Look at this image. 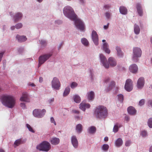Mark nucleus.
<instances>
[{"label":"nucleus","mask_w":152,"mask_h":152,"mask_svg":"<svg viewBox=\"0 0 152 152\" xmlns=\"http://www.w3.org/2000/svg\"><path fill=\"white\" fill-rule=\"evenodd\" d=\"M63 12L66 17L72 20L75 21V24L77 28L80 30L83 31L85 29L83 23L80 19L77 18L73 9L70 7L67 6L64 9Z\"/></svg>","instance_id":"1"},{"label":"nucleus","mask_w":152,"mask_h":152,"mask_svg":"<svg viewBox=\"0 0 152 152\" xmlns=\"http://www.w3.org/2000/svg\"><path fill=\"white\" fill-rule=\"evenodd\" d=\"M1 101L4 105L10 108H12L14 106L15 103V99L14 97L9 95L2 96Z\"/></svg>","instance_id":"2"},{"label":"nucleus","mask_w":152,"mask_h":152,"mask_svg":"<svg viewBox=\"0 0 152 152\" xmlns=\"http://www.w3.org/2000/svg\"><path fill=\"white\" fill-rule=\"evenodd\" d=\"M95 114L97 118H105L107 115V109L104 106H99L95 110Z\"/></svg>","instance_id":"3"},{"label":"nucleus","mask_w":152,"mask_h":152,"mask_svg":"<svg viewBox=\"0 0 152 152\" xmlns=\"http://www.w3.org/2000/svg\"><path fill=\"white\" fill-rule=\"evenodd\" d=\"M50 143L46 141H44L39 145V149L40 151L48 152L51 149Z\"/></svg>","instance_id":"4"},{"label":"nucleus","mask_w":152,"mask_h":152,"mask_svg":"<svg viewBox=\"0 0 152 152\" xmlns=\"http://www.w3.org/2000/svg\"><path fill=\"white\" fill-rule=\"evenodd\" d=\"M133 55L132 59L135 62L138 61V58L141 56L142 54V51L140 48H134L133 49Z\"/></svg>","instance_id":"5"},{"label":"nucleus","mask_w":152,"mask_h":152,"mask_svg":"<svg viewBox=\"0 0 152 152\" xmlns=\"http://www.w3.org/2000/svg\"><path fill=\"white\" fill-rule=\"evenodd\" d=\"M52 88L57 90H59L61 86V84L58 78L56 77L53 78L52 81Z\"/></svg>","instance_id":"6"},{"label":"nucleus","mask_w":152,"mask_h":152,"mask_svg":"<svg viewBox=\"0 0 152 152\" xmlns=\"http://www.w3.org/2000/svg\"><path fill=\"white\" fill-rule=\"evenodd\" d=\"M51 56V54H48L40 56L39 58V67L42 64L44 63Z\"/></svg>","instance_id":"7"},{"label":"nucleus","mask_w":152,"mask_h":152,"mask_svg":"<svg viewBox=\"0 0 152 152\" xmlns=\"http://www.w3.org/2000/svg\"><path fill=\"white\" fill-rule=\"evenodd\" d=\"M125 88L128 91H130L132 89V82L130 79H129L126 80L125 85Z\"/></svg>","instance_id":"8"},{"label":"nucleus","mask_w":152,"mask_h":152,"mask_svg":"<svg viewBox=\"0 0 152 152\" xmlns=\"http://www.w3.org/2000/svg\"><path fill=\"white\" fill-rule=\"evenodd\" d=\"M100 57L101 61L102 64L103 66L107 69H108L109 67V65L107 61L106 57L102 54L100 55Z\"/></svg>","instance_id":"9"},{"label":"nucleus","mask_w":152,"mask_h":152,"mask_svg":"<svg viewBox=\"0 0 152 152\" xmlns=\"http://www.w3.org/2000/svg\"><path fill=\"white\" fill-rule=\"evenodd\" d=\"M91 37L95 45H98V34L96 32L93 30L91 33Z\"/></svg>","instance_id":"10"},{"label":"nucleus","mask_w":152,"mask_h":152,"mask_svg":"<svg viewBox=\"0 0 152 152\" xmlns=\"http://www.w3.org/2000/svg\"><path fill=\"white\" fill-rule=\"evenodd\" d=\"M145 83V80L144 78L141 77L137 80V87L139 89L142 88L143 86Z\"/></svg>","instance_id":"11"},{"label":"nucleus","mask_w":152,"mask_h":152,"mask_svg":"<svg viewBox=\"0 0 152 152\" xmlns=\"http://www.w3.org/2000/svg\"><path fill=\"white\" fill-rule=\"evenodd\" d=\"M20 100L21 101H24L27 102H29L28 98V95L26 92H24L22 94V96L20 97Z\"/></svg>","instance_id":"12"},{"label":"nucleus","mask_w":152,"mask_h":152,"mask_svg":"<svg viewBox=\"0 0 152 152\" xmlns=\"http://www.w3.org/2000/svg\"><path fill=\"white\" fill-rule=\"evenodd\" d=\"M130 71L132 73H135L137 72L138 70V67L135 64H133L130 66L129 67Z\"/></svg>","instance_id":"13"},{"label":"nucleus","mask_w":152,"mask_h":152,"mask_svg":"<svg viewBox=\"0 0 152 152\" xmlns=\"http://www.w3.org/2000/svg\"><path fill=\"white\" fill-rule=\"evenodd\" d=\"M108 62L110 65L112 67L115 66L117 64L116 60L112 57H110L109 58Z\"/></svg>","instance_id":"14"},{"label":"nucleus","mask_w":152,"mask_h":152,"mask_svg":"<svg viewBox=\"0 0 152 152\" xmlns=\"http://www.w3.org/2000/svg\"><path fill=\"white\" fill-rule=\"evenodd\" d=\"M71 141L73 146L76 148L78 146V142L77 139L75 136H73L71 139Z\"/></svg>","instance_id":"15"},{"label":"nucleus","mask_w":152,"mask_h":152,"mask_svg":"<svg viewBox=\"0 0 152 152\" xmlns=\"http://www.w3.org/2000/svg\"><path fill=\"white\" fill-rule=\"evenodd\" d=\"M80 108L83 111H85L86 108H88L90 107V105L89 104H86L81 103L80 104Z\"/></svg>","instance_id":"16"},{"label":"nucleus","mask_w":152,"mask_h":152,"mask_svg":"<svg viewBox=\"0 0 152 152\" xmlns=\"http://www.w3.org/2000/svg\"><path fill=\"white\" fill-rule=\"evenodd\" d=\"M103 50L105 53L109 54L110 51L109 48V46L107 42L104 43L103 45Z\"/></svg>","instance_id":"17"},{"label":"nucleus","mask_w":152,"mask_h":152,"mask_svg":"<svg viewBox=\"0 0 152 152\" xmlns=\"http://www.w3.org/2000/svg\"><path fill=\"white\" fill-rule=\"evenodd\" d=\"M22 17V15L21 13L18 12L16 13L13 17L15 22H17L19 20L21 19Z\"/></svg>","instance_id":"18"},{"label":"nucleus","mask_w":152,"mask_h":152,"mask_svg":"<svg viewBox=\"0 0 152 152\" xmlns=\"http://www.w3.org/2000/svg\"><path fill=\"white\" fill-rule=\"evenodd\" d=\"M16 38L18 41L20 42H24L27 40L26 37L24 36H20L17 35L16 36Z\"/></svg>","instance_id":"19"},{"label":"nucleus","mask_w":152,"mask_h":152,"mask_svg":"<svg viewBox=\"0 0 152 152\" xmlns=\"http://www.w3.org/2000/svg\"><path fill=\"white\" fill-rule=\"evenodd\" d=\"M127 111L128 113L131 115H134L136 113V110L134 107L130 106L128 107Z\"/></svg>","instance_id":"20"},{"label":"nucleus","mask_w":152,"mask_h":152,"mask_svg":"<svg viewBox=\"0 0 152 152\" xmlns=\"http://www.w3.org/2000/svg\"><path fill=\"white\" fill-rule=\"evenodd\" d=\"M136 8L139 15L140 16H142L143 12L140 4L139 3H137L136 4Z\"/></svg>","instance_id":"21"},{"label":"nucleus","mask_w":152,"mask_h":152,"mask_svg":"<svg viewBox=\"0 0 152 152\" xmlns=\"http://www.w3.org/2000/svg\"><path fill=\"white\" fill-rule=\"evenodd\" d=\"M123 141L121 138H118L115 142V145L116 146L119 147L123 144Z\"/></svg>","instance_id":"22"},{"label":"nucleus","mask_w":152,"mask_h":152,"mask_svg":"<svg viewBox=\"0 0 152 152\" xmlns=\"http://www.w3.org/2000/svg\"><path fill=\"white\" fill-rule=\"evenodd\" d=\"M88 98L89 100H92L94 97V94L93 91H91L87 93Z\"/></svg>","instance_id":"23"},{"label":"nucleus","mask_w":152,"mask_h":152,"mask_svg":"<svg viewBox=\"0 0 152 152\" xmlns=\"http://www.w3.org/2000/svg\"><path fill=\"white\" fill-rule=\"evenodd\" d=\"M119 11L122 14L125 15L127 13V9L123 6H121L120 7Z\"/></svg>","instance_id":"24"},{"label":"nucleus","mask_w":152,"mask_h":152,"mask_svg":"<svg viewBox=\"0 0 152 152\" xmlns=\"http://www.w3.org/2000/svg\"><path fill=\"white\" fill-rule=\"evenodd\" d=\"M96 131V128L94 126H91L88 128V132L91 134H94L95 133Z\"/></svg>","instance_id":"25"},{"label":"nucleus","mask_w":152,"mask_h":152,"mask_svg":"<svg viewBox=\"0 0 152 152\" xmlns=\"http://www.w3.org/2000/svg\"><path fill=\"white\" fill-rule=\"evenodd\" d=\"M59 140L56 138H53L51 140V143L52 144L56 145L59 142Z\"/></svg>","instance_id":"26"},{"label":"nucleus","mask_w":152,"mask_h":152,"mask_svg":"<svg viewBox=\"0 0 152 152\" xmlns=\"http://www.w3.org/2000/svg\"><path fill=\"white\" fill-rule=\"evenodd\" d=\"M83 129V126L80 124H79L76 126V130L78 133H80Z\"/></svg>","instance_id":"27"},{"label":"nucleus","mask_w":152,"mask_h":152,"mask_svg":"<svg viewBox=\"0 0 152 152\" xmlns=\"http://www.w3.org/2000/svg\"><path fill=\"white\" fill-rule=\"evenodd\" d=\"M46 110L45 109L42 110H39V118H41L43 117L46 113Z\"/></svg>","instance_id":"28"},{"label":"nucleus","mask_w":152,"mask_h":152,"mask_svg":"<svg viewBox=\"0 0 152 152\" xmlns=\"http://www.w3.org/2000/svg\"><path fill=\"white\" fill-rule=\"evenodd\" d=\"M116 49L117 52L118 56L120 57H122L123 56V54L121 51V49L118 46L116 47Z\"/></svg>","instance_id":"29"},{"label":"nucleus","mask_w":152,"mask_h":152,"mask_svg":"<svg viewBox=\"0 0 152 152\" xmlns=\"http://www.w3.org/2000/svg\"><path fill=\"white\" fill-rule=\"evenodd\" d=\"M134 31L135 34H138L140 32V28L136 24L134 25Z\"/></svg>","instance_id":"30"},{"label":"nucleus","mask_w":152,"mask_h":152,"mask_svg":"<svg viewBox=\"0 0 152 152\" xmlns=\"http://www.w3.org/2000/svg\"><path fill=\"white\" fill-rule=\"evenodd\" d=\"M73 99L74 101L77 103H79L80 102L81 99L80 96L77 95H75L73 96Z\"/></svg>","instance_id":"31"},{"label":"nucleus","mask_w":152,"mask_h":152,"mask_svg":"<svg viewBox=\"0 0 152 152\" xmlns=\"http://www.w3.org/2000/svg\"><path fill=\"white\" fill-rule=\"evenodd\" d=\"M117 99L118 101L121 103L123 102L124 100V96L122 94H119L117 95Z\"/></svg>","instance_id":"32"},{"label":"nucleus","mask_w":152,"mask_h":152,"mask_svg":"<svg viewBox=\"0 0 152 152\" xmlns=\"http://www.w3.org/2000/svg\"><path fill=\"white\" fill-rule=\"evenodd\" d=\"M70 91V88L69 87H67L65 89L63 93V96H67Z\"/></svg>","instance_id":"33"},{"label":"nucleus","mask_w":152,"mask_h":152,"mask_svg":"<svg viewBox=\"0 0 152 152\" xmlns=\"http://www.w3.org/2000/svg\"><path fill=\"white\" fill-rule=\"evenodd\" d=\"M81 42L85 46H87L88 45V41L85 38H83L81 39Z\"/></svg>","instance_id":"34"},{"label":"nucleus","mask_w":152,"mask_h":152,"mask_svg":"<svg viewBox=\"0 0 152 152\" xmlns=\"http://www.w3.org/2000/svg\"><path fill=\"white\" fill-rule=\"evenodd\" d=\"M23 143L21 139H19L16 140L14 144L16 146H18L20 144Z\"/></svg>","instance_id":"35"},{"label":"nucleus","mask_w":152,"mask_h":152,"mask_svg":"<svg viewBox=\"0 0 152 152\" xmlns=\"http://www.w3.org/2000/svg\"><path fill=\"white\" fill-rule=\"evenodd\" d=\"M115 85V83L114 81H111L110 84V85L109 86V87L108 88V90L110 91V90H111L112 89L113 87Z\"/></svg>","instance_id":"36"},{"label":"nucleus","mask_w":152,"mask_h":152,"mask_svg":"<svg viewBox=\"0 0 152 152\" xmlns=\"http://www.w3.org/2000/svg\"><path fill=\"white\" fill-rule=\"evenodd\" d=\"M148 124L150 128H152V118H150L148 120Z\"/></svg>","instance_id":"37"},{"label":"nucleus","mask_w":152,"mask_h":152,"mask_svg":"<svg viewBox=\"0 0 152 152\" xmlns=\"http://www.w3.org/2000/svg\"><path fill=\"white\" fill-rule=\"evenodd\" d=\"M109 146L107 144H104L102 146V149L104 151H107L109 148Z\"/></svg>","instance_id":"38"},{"label":"nucleus","mask_w":152,"mask_h":152,"mask_svg":"<svg viewBox=\"0 0 152 152\" xmlns=\"http://www.w3.org/2000/svg\"><path fill=\"white\" fill-rule=\"evenodd\" d=\"M23 26L22 24L21 23H19L17 24L15 26V27L16 29H18L21 28Z\"/></svg>","instance_id":"39"},{"label":"nucleus","mask_w":152,"mask_h":152,"mask_svg":"<svg viewBox=\"0 0 152 152\" xmlns=\"http://www.w3.org/2000/svg\"><path fill=\"white\" fill-rule=\"evenodd\" d=\"M33 114L35 117H38V109H35L33 111Z\"/></svg>","instance_id":"40"},{"label":"nucleus","mask_w":152,"mask_h":152,"mask_svg":"<svg viewBox=\"0 0 152 152\" xmlns=\"http://www.w3.org/2000/svg\"><path fill=\"white\" fill-rule=\"evenodd\" d=\"M26 127L28 129L29 131H30L33 133L34 132V131L33 130L32 128H31V127L30 126L29 124H26Z\"/></svg>","instance_id":"41"},{"label":"nucleus","mask_w":152,"mask_h":152,"mask_svg":"<svg viewBox=\"0 0 152 152\" xmlns=\"http://www.w3.org/2000/svg\"><path fill=\"white\" fill-rule=\"evenodd\" d=\"M118 130V127L117 125L114 126L113 129V132L115 133L117 132Z\"/></svg>","instance_id":"42"},{"label":"nucleus","mask_w":152,"mask_h":152,"mask_svg":"<svg viewBox=\"0 0 152 152\" xmlns=\"http://www.w3.org/2000/svg\"><path fill=\"white\" fill-rule=\"evenodd\" d=\"M77 86V83L75 82H73L72 83L71 85V87L72 88H73Z\"/></svg>","instance_id":"43"},{"label":"nucleus","mask_w":152,"mask_h":152,"mask_svg":"<svg viewBox=\"0 0 152 152\" xmlns=\"http://www.w3.org/2000/svg\"><path fill=\"white\" fill-rule=\"evenodd\" d=\"M131 143V142L130 140H128L126 141L125 145L126 146H129L130 145Z\"/></svg>","instance_id":"44"},{"label":"nucleus","mask_w":152,"mask_h":152,"mask_svg":"<svg viewBox=\"0 0 152 152\" xmlns=\"http://www.w3.org/2000/svg\"><path fill=\"white\" fill-rule=\"evenodd\" d=\"M145 103V100L144 99H142L139 102V105L140 106H142Z\"/></svg>","instance_id":"45"},{"label":"nucleus","mask_w":152,"mask_h":152,"mask_svg":"<svg viewBox=\"0 0 152 152\" xmlns=\"http://www.w3.org/2000/svg\"><path fill=\"white\" fill-rule=\"evenodd\" d=\"M141 135L143 137H145L147 135V133L146 131H142Z\"/></svg>","instance_id":"46"},{"label":"nucleus","mask_w":152,"mask_h":152,"mask_svg":"<svg viewBox=\"0 0 152 152\" xmlns=\"http://www.w3.org/2000/svg\"><path fill=\"white\" fill-rule=\"evenodd\" d=\"M50 121L52 123H53L55 125H56V123L54 120V119L53 117L51 118Z\"/></svg>","instance_id":"47"},{"label":"nucleus","mask_w":152,"mask_h":152,"mask_svg":"<svg viewBox=\"0 0 152 152\" xmlns=\"http://www.w3.org/2000/svg\"><path fill=\"white\" fill-rule=\"evenodd\" d=\"M20 106L23 109H25L26 108V105L24 103H21L20 104Z\"/></svg>","instance_id":"48"},{"label":"nucleus","mask_w":152,"mask_h":152,"mask_svg":"<svg viewBox=\"0 0 152 152\" xmlns=\"http://www.w3.org/2000/svg\"><path fill=\"white\" fill-rule=\"evenodd\" d=\"M105 15L107 18L108 19H109L110 18V14L109 12H106L105 13Z\"/></svg>","instance_id":"49"},{"label":"nucleus","mask_w":152,"mask_h":152,"mask_svg":"<svg viewBox=\"0 0 152 152\" xmlns=\"http://www.w3.org/2000/svg\"><path fill=\"white\" fill-rule=\"evenodd\" d=\"M41 44L45 46L47 45L46 42L44 40H42L41 41Z\"/></svg>","instance_id":"50"},{"label":"nucleus","mask_w":152,"mask_h":152,"mask_svg":"<svg viewBox=\"0 0 152 152\" xmlns=\"http://www.w3.org/2000/svg\"><path fill=\"white\" fill-rule=\"evenodd\" d=\"M110 6L109 5H106L104 6V7L106 9H109L110 7Z\"/></svg>","instance_id":"51"},{"label":"nucleus","mask_w":152,"mask_h":152,"mask_svg":"<svg viewBox=\"0 0 152 152\" xmlns=\"http://www.w3.org/2000/svg\"><path fill=\"white\" fill-rule=\"evenodd\" d=\"M110 78L109 77H107L104 80V81L105 83H107L110 80Z\"/></svg>","instance_id":"52"},{"label":"nucleus","mask_w":152,"mask_h":152,"mask_svg":"<svg viewBox=\"0 0 152 152\" xmlns=\"http://www.w3.org/2000/svg\"><path fill=\"white\" fill-rule=\"evenodd\" d=\"M109 23H108L107 25H104V29H106L108 28L109 25Z\"/></svg>","instance_id":"53"},{"label":"nucleus","mask_w":152,"mask_h":152,"mask_svg":"<svg viewBox=\"0 0 152 152\" xmlns=\"http://www.w3.org/2000/svg\"><path fill=\"white\" fill-rule=\"evenodd\" d=\"M78 0L80 1V3L82 4H83L85 3L84 0Z\"/></svg>","instance_id":"54"},{"label":"nucleus","mask_w":152,"mask_h":152,"mask_svg":"<svg viewBox=\"0 0 152 152\" xmlns=\"http://www.w3.org/2000/svg\"><path fill=\"white\" fill-rule=\"evenodd\" d=\"M125 119L127 121H128L129 120V118L128 116H126L125 118Z\"/></svg>","instance_id":"55"},{"label":"nucleus","mask_w":152,"mask_h":152,"mask_svg":"<svg viewBox=\"0 0 152 152\" xmlns=\"http://www.w3.org/2000/svg\"><path fill=\"white\" fill-rule=\"evenodd\" d=\"M148 103L152 107V100H149L148 101Z\"/></svg>","instance_id":"56"},{"label":"nucleus","mask_w":152,"mask_h":152,"mask_svg":"<svg viewBox=\"0 0 152 152\" xmlns=\"http://www.w3.org/2000/svg\"><path fill=\"white\" fill-rule=\"evenodd\" d=\"M43 80V78L42 77H40L39 78V81L40 83H42V82Z\"/></svg>","instance_id":"57"},{"label":"nucleus","mask_w":152,"mask_h":152,"mask_svg":"<svg viewBox=\"0 0 152 152\" xmlns=\"http://www.w3.org/2000/svg\"><path fill=\"white\" fill-rule=\"evenodd\" d=\"M73 112L75 113H77V114L79 113V111L78 110H73Z\"/></svg>","instance_id":"58"},{"label":"nucleus","mask_w":152,"mask_h":152,"mask_svg":"<svg viewBox=\"0 0 152 152\" xmlns=\"http://www.w3.org/2000/svg\"><path fill=\"white\" fill-rule=\"evenodd\" d=\"M104 140L105 141H107L108 140V137H106L104 138Z\"/></svg>","instance_id":"59"},{"label":"nucleus","mask_w":152,"mask_h":152,"mask_svg":"<svg viewBox=\"0 0 152 152\" xmlns=\"http://www.w3.org/2000/svg\"><path fill=\"white\" fill-rule=\"evenodd\" d=\"M55 23H61V20H57V21H55Z\"/></svg>","instance_id":"60"},{"label":"nucleus","mask_w":152,"mask_h":152,"mask_svg":"<svg viewBox=\"0 0 152 152\" xmlns=\"http://www.w3.org/2000/svg\"><path fill=\"white\" fill-rule=\"evenodd\" d=\"M15 28V27L14 26H12L11 27V29L12 30H14Z\"/></svg>","instance_id":"61"},{"label":"nucleus","mask_w":152,"mask_h":152,"mask_svg":"<svg viewBox=\"0 0 152 152\" xmlns=\"http://www.w3.org/2000/svg\"><path fill=\"white\" fill-rule=\"evenodd\" d=\"M29 85L31 86H35V85L33 83L29 84Z\"/></svg>","instance_id":"62"},{"label":"nucleus","mask_w":152,"mask_h":152,"mask_svg":"<svg viewBox=\"0 0 152 152\" xmlns=\"http://www.w3.org/2000/svg\"><path fill=\"white\" fill-rule=\"evenodd\" d=\"M150 152H152V146L151 147L150 150Z\"/></svg>","instance_id":"63"},{"label":"nucleus","mask_w":152,"mask_h":152,"mask_svg":"<svg viewBox=\"0 0 152 152\" xmlns=\"http://www.w3.org/2000/svg\"><path fill=\"white\" fill-rule=\"evenodd\" d=\"M0 152H4V151L3 150L1 149H0Z\"/></svg>","instance_id":"64"}]
</instances>
